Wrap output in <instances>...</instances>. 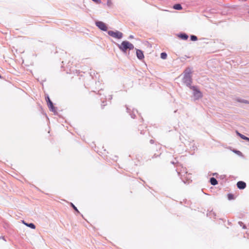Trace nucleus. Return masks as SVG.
Wrapping results in <instances>:
<instances>
[{"label": "nucleus", "instance_id": "f257e3e1", "mask_svg": "<svg viewBox=\"0 0 249 249\" xmlns=\"http://www.w3.org/2000/svg\"><path fill=\"white\" fill-rule=\"evenodd\" d=\"M192 73V69L190 68H187L183 72L182 79V83L190 89L193 87L192 86L193 82Z\"/></svg>", "mask_w": 249, "mask_h": 249}, {"label": "nucleus", "instance_id": "f03ea898", "mask_svg": "<svg viewBox=\"0 0 249 249\" xmlns=\"http://www.w3.org/2000/svg\"><path fill=\"white\" fill-rule=\"evenodd\" d=\"M117 45L119 49L124 53H126L127 50H131L134 48V45L128 41H123L121 44Z\"/></svg>", "mask_w": 249, "mask_h": 249}, {"label": "nucleus", "instance_id": "7ed1b4c3", "mask_svg": "<svg viewBox=\"0 0 249 249\" xmlns=\"http://www.w3.org/2000/svg\"><path fill=\"white\" fill-rule=\"evenodd\" d=\"M190 89L193 90V95L195 100H198L203 97L202 93L196 86H193Z\"/></svg>", "mask_w": 249, "mask_h": 249}, {"label": "nucleus", "instance_id": "20e7f679", "mask_svg": "<svg viewBox=\"0 0 249 249\" xmlns=\"http://www.w3.org/2000/svg\"><path fill=\"white\" fill-rule=\"evenodd\" d=\"M45 100L50 110L53 112L55 115H57V112L56 111V108L54 107L53 103L51 101L48 95L45 96Z\"/></svg>", "mask_w": 249, "mask_h": 249}, {"label": "nucleus", "instance_id": "39448f33", "mask_svg": "<svg viewBox=\"0 0 249 249\" xmlns=\"http://www.w3.org/2000/svg\"><path fill=\"white\" fill-rule=\"evenodd\" d=\"M107 34L109 36L117 39L122 38L123 36V33L118 31L114 32L113 31L109 30L107 31Z\"/></svg>", "mask_w": 249, "mask_h": 249}, {"label": "nucleus", "instance_id": "423d86ee", "mask_svg": "<svg viewBox=\"0 0 249 249\" xmlns=\"http://www.w3.org/2000/svg\"><path fill=\"white\" fill-rule=\"evenodd\" d=\"M95 24L101 30L107 31V27L106 24L103 22L100 21H96Z\"/></svg>", "mask_w": 249, "mask_h": 249}, {"label": "nucleus", "instance_id": "0eeeda50", "mask_svg": "<svg viewBox=\"0 0 249 249\" xmlns=\"http://www.w3.org/2000/svg\"><path fill=\"white\" fill-rule=\"evenodd\" d=\"M237 187L240 190H243L246 187V183L243 181H239L237 183Z\"/></svg>", "mask_w": 249, "mask_h": 249}, {"label": "nucleus", "instance_id": "6e6552de", "mask_svg": "<svg viewBox=\"0 0 249 249\" xmlns=\"http://www.w3.org/2000/svg\"><path fill=\"white\" fill-rule=\"evenodd\" d=\"M136 55L139 60H142L144 58L143 52L140 49H136Z\"/></svg>", "mask_w": 249, "mask_h": 249}, {"label": "nucleus", "instance_id": "1a4fd4ad", "mask_svg": "<svg viewBox=\"0 0 249 249\" xmlns=\"http://www.w3.org/2000/svg\"><path fill=\"white\" fill-rule=\"evenodd\" d=\"M178 36L182 40H186L188 38V36L185 33H180L178 35Z\"/></svg>", "mask_w": 249, "mask_h": 249}, {"label": "nucleus", "instance_id": "9d476101", "mask_svg": "<svg viewBox=\"0 0 249 249\" xmlns=\"http://www.w3.org/2000/svg\"><path fill=\"white\" fill-rule=\"evenodd\" d=\"M22 222L24 225H25L27 227L32 229H35L36 228V226L34 223H26L24 221H22Z\"/></svg>", "mask_w": 249, "mask_h": 249}, {"label": "nucleus", "instance_id": "9b49d317", "mask_svg": "<svg viewBox=\"0 0 249 249\" xmlns=\"http://www.w3.org/2000/svg\"><path fill=\"white\" fill-rule=\"evenodd\" d=\"M210 182L211 184L213 185H215L218 184V181L216 178L213 177H212L210 178Z\"/></svg>", "mask_w": 249, "mask_h": 249}, {"label": "nucleus", "instance_id": "f8f14e48", "mask_svg": "<svg viewBox=\"0 0 249 249\" xmlns=\"http://www.w3.org/2000/svg\"><path fill=\"white\" fill-rule=\"evenodd\" d=\"M173 7L174 9L177 10H181L182 9V6L180 4H179V3L175 4V5H174Z\"/></svg>", "mask_w": 249, "mask_h": 249}, {"label": "nucleus", "instance_id": "ddd939ff", "mask_svg": "<svg viewBox=\"0 0 249 249\" xmlns=\"http://www.w3.org/2000/svg\"><path fill=\"white\" fill-rule=\"evenodd\" d=\"M237 101L238 102L243 103H245V104H249V101H248V100H246L241 99H237Z\"/></svg>", "mask_w": 249, "mask_h": 249}, {"label": "nucleus", "instance_id": "4468645a", "mask_svg": "<svg viewBox=\"0 0 249 249\" xmlns=\"http://www.w3.org/2000/svg\"><path fill=\"white\" fill-rule=\"evenodd\" d=\"M167 57V54L166 53L163 52L160 53V57L163 59H165Z\"/></svg>", "mask_w": 249, "mask_h": 249}, {"label": "nucleus", "instance_id": "2eb2a0df", "mask_svg": "<svg viewBox=\"0 0 249 249\" xmlns=\"http://www.w3.org/2000/svg\"><path fill=\"white\" fill-rule=\"evenodd\" d=\"M228 198L229 200H233L234 199V196L232 194H228Z\"/></svg>", "mask_w": 249, "mask_h": 249}, {"label": "nucleus", "instance_id": "dca6fc26", "mask_svg": "<svg viewBox=\"0 0 249 249\" xmlns=\"http://www.w3.org/2000/svg\"><path fill=\"white\" fill-rule=\"evenodd\" d=\"M71 206L78 213H80L77 207L72 203H71Z\"/></svg>", "mask_w": 249, "mask_h": 249}, {"label": "nucleus", "instance_id": "f3484780", "mask_svg": "<svg viewBox=\"0 0 249 249\" xmlns=\"http://www.w3.org/2000/svg\"><path fill=\"white\" fill-rule=\"evenodd\" d=\"M190 39L192 41H195L197 40V37L196 36L191 35L190 36Z\"/></svg>", "mask_w": 249, "mask_h": 249}, {"label": "nucleus", "instance_id": "a211bd4d", "mask_svg": "<svg viewBox=\"0 0 249 249\" xmlns=\"http://www.w3.org/2000/svg\"><path fill=\"white\" fill-rule=\"evenodd\" d=\"M134 109H133L132 112L129 114L131 116V117L133 119H135V117H136V115L135 114V112H134Z\"/></svg>", "mask_w": 249, "mask_h": 249}, {"label": "nucleus", "instance_id": "6ab92c4d", "mask_svg": "<svg viewBox=\"0 0 249 249\" xmlns=\"http://www.w3.org/2000/svg\"><path fill=\"white\" fill-rule=\"evenodd\" d=\"M241 138L249 142V138L245 136L244 135L241 136Z\"/></svg>", "mask_w": 249, "mask_h": 249}, {"label": "nucleus", "instance_id": "aec40b11", "mask_svg": "<svg viewBox=\"0 0 249 249\" xmlns=\"http://www.w3.org/2000/svg\"><path fill=\"white\" fill-rule=\"evenodd\" d=\"M107 5L108 7H110L112 6V2H111V0H107Z\"/></svg>", "mask_w": 249, "mask_h": 249}, {"label": "nucleus", "instance_id": "412c9836", "mask_svg": "<svg viewBox=\"0 0 249 249\" xmlns=\"http://www.w3.org/2000/svg\"><path fill=\"white\" fill-rule=\"evenodd\" d=\"M93 1H94L95 3L99 4L102 3L101 0H92Z\"/></svg>", "mask_w": 249, "mask_h": 249}, {"label": "nucleus", "instance_id": "4be33fe9", "mask_svg": "<svg viewBox=\"0 0 249 249\" xmlns=\"http://www.w3.org/2000/svg\"><path fill=\"white\" fill-rule=\"evenodd\" d=\"M212 215L213 216V217H214V218H215V216H216V214H215V213H214V212H213V211H212V212H211L210 213V216H211V215Z\"/></svg>", "mask_w": 249, "mask_h": 249}, {"label": "nucleus", "instance_id": "5701e85b", "mask_svg": "<svg viewBox=\"0 0 249 249\" xmlns=\"http://www.w3.org/2000/svg\"><path fill=\"white\" fill-rule=\"evenodd\" d=\"M234 152L237 154L238 155H242V153L240 151H238V150H234Z\"/></svg>", "mask_w": 249, "mask_h": 249}, {"label": "nucleus", "instance_id": "b1692460", "mask_svg": "<svg viewBox=\"0 0 249 249\" xmlns=\"http://www.w3.org/2000/svg\"><path fill=\"white\" fill-rule=\"evenodd\" d=\"M126 111L128 113H129V114L132 112L131 111V109L130 108H129L128 107H126Z\"/></svg>", "mask_w": 249, "mask_h": 249}, {"label": "nucleus", "instance_id": "393cba45", "mask_svg": "<svg viewBox=\"0 0 249 249\" xmlns=\"http://www.w3.org/2000/svg\"><path fill=\"white\" fill-rule=\"evenodd\" d=\"M236 134L238 136H239L241 138V136H242L243 134L240 133L238 131H236Z\"/></svg>", "mask_w": 249, "mask_h": 249}, {"label": "nucleus", "instance_id": "a878e982", "mask_svg": "<svg viewBox=\"0 0 249 249\" xmlns=\"http://www.w3.org/2000/svg\"><path fill=\"white\" fill-rule=\"evenodd\" d=\"M150 143L151 144H153L154 143V140L151 139L149 141Z\"/></svg>", "mask_w": 249, "mask_h": 249}, {"label": "nucleus", "instance_id": "bb28decb", "mask_svg": "<svg viewBox=\"0 0 249 249\" xmlns=\"http://www.w3.org/2000/svg\"><path fill=\"white\" fill-rule=\"evenodd\" d=\"M134 38V36L133 35H130L128 37V38L129 39H131V38Z\"/></svg>", "mask_w": 249, "mask_h": 249}, {"label": "nucleus", "instance_id": "cd10ccee", "mask_svg": "<svg viewBox=\"0 0 249 249\" xmlns=\"http://www.w3.org/2000/svg\"><path fill=\"white\" fill-rule=\"evenodd\" d=\"M238 223H239V224L241 226H242V225H243V222H242L241 221H239V222H238Z\"/></svg>", "mask_w": 249, "mask_h": 249}, {"label": "nucleus", "instance_id": "c85d7f7f", "mask_svg": "<svg viewBox=\"0 0 249 249\" xmlns=\"http://www.w3.org/2000/svg\"><path fill=\"white\" fill-rule=\"evenodd\" d=\"M0 239H3L4 240L6 241V240H5V238H4V236H0Z\"/></svg>", "mask_w": 249, "mask_h": 249}, {"label": "nucleus", "instance_id": "c756f323", "mask_svg": "<svg viewBox=\"0 0 249 249\" xmlns=\"http://www.w3.org/2000/svg\"><path fill=\"white\" fill-rule=\"evenodd\" d=\"M157 157H158V155H156V154H154L152 158H156Z\"/></svg>", "mask_w": 249, "mask_h": 249}, {"label": "nucleus", "instance_id": "7c9ffc66", "mask_svg": "<svg viewBox=\"0 0 249 249\" xmlns=\"http://www.w3.org/2000/svg\"><path fill=\"white\" fill-rule=\"evenodd\" d=\"M243 228L244 229H246V226L245 225H243Z\"/></svg>", "mask_w": 249, "mask_h": 249}, {"label": "nucleus", "instance_id": "2f4dec72", "mask_svg": "<svg viewBox=\"0 0 249 249\" xmlns=\"http://www.w3.org/2000/svg\"><path fill=\"white\" fill-rule=\"evenodd\" d=\"M2 78V76H1V75L0 74V78H1V79Z\"/></svg>", "mask_w": 249, "mask_h": 249}, {"label": "nucleus", "instance_id": "473e14b6", "mask_svg": "<svg viewBox=\"0 0 249 249\" xmlns=\"http://www.w3.org/2000/svg\"><path fill=\"white\" fill-rule=\"evenodd\" d=\"M248 13L249 14V10Z\"/></svg>", "mask_w": 249, "mask_h": 249}]
</instances>
